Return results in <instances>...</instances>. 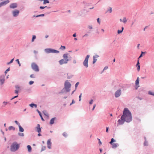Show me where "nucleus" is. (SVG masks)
<instances>
[{
	"mask_svg": "<svg viewBox=\"0 0 154 154\" xmlns=\"http://www.w3.org/2000/svg\"><path fill=\"white\" fill-rule=\"evenodd\" d=\"M132 120V116L131 112L127 108H124L122 115L121 116L120 119L117 121L118 124L119 125L123 124L125 122L129 123Z\"/></svg>",
	"mask_w": 154,
	"mask_h": 154,
	"instance_id": "nucleus-1",
	"label": "nucleus"
},
{
	"mask_svg": "<svg viewBox=\"0 0 154 154\" xmlns=\"http://www.w3.org/2000/svg\"><path fill=\"white\" fill-rule=\"evenodd\" d=\"M71 86V85L70 82L65 81L64 83V88L62 89L61 91L59 93V94H63L70 91Z\"/></svg>",
	"mask_w": 154,
	"mask_h": 154,
	"instance_id": "nucleus-2",
	"label": "nucleus"
},
{
	"mask_svg": "<svg viewBox=\"0 0 154 154\" xmlns=\"http://www.w3.org/2000/svg\"><path fill=\"white\" fill-rule=\"evenodd\" d=\"M20 146V144L15 141L13 142L10 146V150L12 152H15L18 150Z\"/></svg>",
	"mask_w": 154,
	"mask_h": 154,
	"instance_id": "nucleus-3",
	"label": "nucleus"
},
{
	"mask_svg": "<svg viewBox=\"0 0 154 154\" xmlns=\"http://www.w3.org/2000/svg\"><path fill=\"white\" fill-rule=\"evenodd\" d=\"M44 51L45 53L47 54L50 53H54L58 54L59 53V51L57 50L51 49V48H47L45 49Z\"/></svg>",
	"mask_w": 154,
	"mask_h": 154,
	"instance_id": "nucleus-4",
	"label": "nucleus"
},
{
	"mask_svg": "<svg viewBox=\"0 0 154 154\" xmlns=\"http://www.w3.org/2000/svg\"><path fill=\"white\" fill-rule=\"evenodd\" d=\"M90 56L89 55H87L86 56V57L85 58V59L84 60V61L83 63V65L86 68H87L88 66V59H89V57H90Z\"/></svg>",
	"mask_w": 154,
	"mask_h": 154,
	"instance_id": "nucleus-5",
	"label": "nucleus"
},
{
	"mask_svg": "<svg viewBox=\"0 0 154 154\" xmlns=\"http://www.w3.org/2000/svg\"><path fill=\"white\" fill-rule=\"evenodd\" d=\"M32 69L35 71L38 72L39 71V69L38 65L35 63H32L31 64Z\"/></svg>",
	"mask_w": 154,
	"mask_h": 154,
	"instance_id": "nucleus-6",
	"label": "nucleus"
},
{
	"mask_svg": "<svg viewBox=\"0 0 154 154\" xmlns=\"http://www.w3.org/2000/svg\"><path fill=\"white\" fill-rule=\"evenodd\" d=\"M19 11L17 9L13 10L12 12V15L14 17H17L19 15Z\"/></svg>",
	"mask_w": 154,
	"mask_h": 154,
	"instance_id": "nucleus-7",
	"label": "nucleus"
},
{
	"mask_svg": "<svg viewBox=\"0 0 154 154\" xmlns=\"http://www.w3.org/2000/svg\"><path fill=\"white\" fill-rule=\"evenodd\" d=\"M121 91L120 89L118 90L115 93V97L116 98L119 97L121 95Z\"/></svg>",
	"mask_w": 154,
	"mask_h": 154,
	"instance_id": "nucleus-8",
	"label": "nucleus"
},
{
	"mask_svg": "<svg viewBox=\"0 0 154 154\" xmlns=\"http://www.w3.org/2000/svg\"><path fill=\"white\" fill-rule=\"evenodd\" d=\"M69 60H66L65 59H62L60 60L59 62L60 65H62L64 64L67 63Z\"/></svg>",
	"mask_w": 154,
	"mask_h": 154,
	"instance_id": "nucleus-9",
	"label": "nucleus"
},
{
	"mask_svg": "<svg viewBox=\"0 0 154 154\" xmlns=\"http://www.w3.org/2000/svg\"><path fill=\"white\" fill-rule=\"evenodd\" d=\"M5 77V76L4 75H1L0 77V82L1 85H3L4 83Z\"/></svg>",
	"mask_w": 154,
	"mask_h": 154,
	"instance_id": "nucleus-10",
	"label": "nucleus"
},
{
	"mask_svg": "<svg viewBox=\"0 0 154 154\" xmlns=\"http://www.w3.org/2000/svg\"><path fill=\"white\" fill-rule=\"evenodd\" d=\"M17 4L16 3H11L10 6L9 8L11 9H14L17 8Z\"/></svg>",
	"mask_w": 154,
	"mask_h": 154,
	"instance_id": "nucleus-11",
	"label": "nucleus"
},
{
	"mask_svg": "<svg viewBox=\"0 0 154 154\" xmlns=\"http://www.w3.org/2000/svg\"><path fill=\"white\" fill-rule=\"evenodd\" d=\"M9 2V0H7L5 1L2 2L0 3V8L6 5Z\"/></svg>",
	"mask_w": 154,
	"mask_h": 154,
	"instance_id": "nucleus-12",
	"label": "nucleus"
},
{
	"mask_svg": "<svg viewBox=\"0 0 154 154\" xmlns=\"http://www.w3.org/2000/svg\"><path fill=\"white\" fill-rule=\"evenodd\" d=\"M51 144L52 143L51 142V139H49L47 141V144L48 148L50 149L51 148Z\"/></svg>",
	"mask_w": 154,
	"mask_h": 154,
	"instance_id": "nucleus-13",
	"label": "nucleus"
},
{
	"mask_svg": "<svg viewBox=\"0 0 154 154\" xmlns=\"http://www.w3.org/2000/svg\"><path fill=\"white\" fill-rule=\"evenodd\" d=\"M36 131L38 132H41V128L40 127V124H38L37 126L35 127Z\"/></svg>",
	"mask_w": 154,
	"mask_h": 154,
	"instance_id": "nucleus-14",
	"label": "nucleus"
},
{
	"mask_svg": "<svg viewBox=\"0 0 154 154\" xmlns=\"http://www.w3.org/2000/svg\"><path fill=\"white\" fill-rule=\"evenodd\" d=\"M99 56L96 54L94 56H93V63L94 64L95 63V62L97 61V58L99 57Z\"/></svg>",
	"mask_w": 154,
	"mask_h": 154,
	"instance_id": "nucleus-15",
	"label": "nucleus"
},
{
	"mask_svg": "<svg viewBox=\"0 0 154 154\" xmlns=\"http://www.w3.org/2000/svg\"><path fill=\"white\" fill-rule=\"evenodd\" d=\"M9 103V102L8 101H3L2 102V105L1 106L2 107H5L6 105Z\"/></svg>",
	"mask_w": 154,
	"mask_h": 154,
	"instance_id": "nucleus-16",
	"label": "nucleus"
},
{
	"mask_svg": "<svg viewBox=\"0 0 154 154\" xmlns=\"http://www.w3.org/2000/svg\"><path fill=\"white\" fill-rule=\"evenodd\" d=\"M111 145H112V148H116L117 146H119V144L118 143H113Z\"/></svg>",
	"mask_w": 154,
	"mask_h": 154,
	"instance_id": "nucleus-17",
	"label": "nucleus"
},
{
	"mask_svg": "<svg viewBox=\"0 0 154 154\" xmlns=\"http://www.w3.org/2000/svg\"><path fill=\"white\" fill-rule=\"evenodd\" d=\"M56 118V117H54L52 118L50 120V124L51 125H53L54 123V121L55 120Z\"/></svg>",
	"mask_w": 154,
	"mask_h": 154,
	"instance_id": "nucleus-18",
	"label": "nucleus"
},
{
	"mask_svg": "<svg viewBox=\"0 0 154 154\" xmlns=\"http://www.w3.org/2000/svg\"><path fill=\"white\" fill-rule=\"evenodd\" d=\"M36 111H37V112L39 114L40 117H41V118L42 120V121H44L45 120H44V119L42 117V114H41V112L38 109H37L36 110Z\"/></svg>",
	"mask_w": 154,
	"mask_h": 154,
	"instance_id": "nucleus-19",
	"label": "nucleus"
},
{
	"mask_svg": "<svg viewBox=\"0 0 154 154\" xmlns=\"http://www.w3.org/2000/svg\"><path fill=\"white\" fill-rule=\"evenodd\" d=\"M27 148L28 149V152H30L32 151V147L29 145H28L27 146Z\"/></svg>",
	"mask_w": 154,
	"mask_h": 154,
	"instance_id": "nucleus-20",
	"label": "nucleus"
},
{
	"mask_svg": "<svg viewBox=\"0 0 154 154\" xmlns=\"http://www.w3.org/2000/svg\"><path fill=\"white\" fill-rule=\"evenodd\" d=\"M19 128V131L20 132H23L24 131L23 128L20 125L18 126Z\"/></svg>",
	"mask_w": 154,
	"mask_h": 154,
	"instance_id": "nucleus-21",
	"label": "nucleus"
},
{
	"mask_svg": "<svg viewBox=\"0 0 154 154\" xmlns=\"http://www.w3.org/2000/svg\"><path fill=\"white\" fill-rule=\"evenodd\" d=\"M112 12V8L110 7H109L107 8V10L106 12V13L107 12H109V13H111Z\"/></svg>",
	"mask_w": 154,
	"mask_h": 154,
	"instance_id": "nucleus-22",
	"label": "nucleus"
},
{
	"mask_svg": "<svg viewBox=\"0 0 154 154\" xmlns=\"http://www.w3.org/2000/svg\"><path fill=\"white\" fill-rule=\"evenodd\" d=\"M29 106L32 108H33L34 107H35V108H37V105L36 104H35L33 103H32L29 105Z\"/></svg>",
	"mask_w": 154,
	"mask_h": 154,
	"instance_id": "nucleus-23",
	"label": "nucleus"
},
{
	"mask_svg": "<svg viewBox=\"0 0 154 154\" xmlns=\"http://www.w3.org/2000/svg\"><path fill=\"white\" fill-rule=\"evenodd\" d=\"M146 53V51L143 52V51H142L141 52V54H140V56L138 58V59H139L140 58L142 57L143 56V54H144Z\"/></svg>",
	"mask_w": 154,
	"mask_h": 154,
	"instance_id": "nucleus-24",
	"label": "nucleus"
},
{
	"mask_svg": "<svg viewBox=\"0 0 154 154\" xmlns=\"http://www.w3.org/2000/svg\"><path fill=\"white\" fill-rule=\"evenodd\" d=\"M68 54H64L63 55V57L64 59H66V60H69L68 59Z\"/></svg>",
	"mask_w": 154,
	"mask_h": 154,
	"instance_id": "nucleus-25",
	"label": "nucleus"
},
{
	"mask_svg": "<svg viewBox=\"0 0 154 154\" xmlns=\"http://www.w3.org/2000/svg\"><path fill=\"white\" fill-rule=\"evenodd\" d=\"M8 129L9 130H13L14 131L15 130V128L12 126H10L9 127Z\"/></svg>",
	"mask_w": 154,
	"mask_h": 154,
	"instance_id": "nucleus-26",
	"label": "nucleus"
},
{
	"mask_svg": "<svg viewBox=\"0 0 154 154\" xmlns=\"http://www.w3.org/2000/svg\"><path fill=\"white\" fill-rule=\"evenodd\" d=\"M139 84V77H138L135 81V85H137Z\"/></svg>",
	"mask_w": 154,
	"mask_h": 154,
	"instance_id": "nucleus-27",
	"label": "nucleus"
},
{
	"mask_svg": "<svg viewBox=\"0 0 154 154\" xmlns=\"http://www.w3.org/2000/svg\"><path fill=\"white\" fill-rule=\"evenodd\" d=\"M60 49L63 51H64L66 49V47L64 46L61 45Z\"/></svg>",
	"mask_w": 154,
	"mask_h": 154,
	"instance_id": "nucleus-28",
	"label": "nucleus"
},
{
	"mask_svg": "<svg viewBox=\"0 0 154 154\" xmlns=\"http://www.w3.org/2000/svg\"><path fill=\"white\" fill-rule=\"evenodd\" d=\"M116 142V140H114V139H113V138H112L111 139V141L109 142V143L110 144H112L113 142Z\"/></svg>",
	"mask_w": 154,
	"mask_h": 154,
	"instance_id": "nucleus-29",
	"label": "nucleus"
},
{
	"mask_svg": "<svg viewBox=\"0 0 154 154\" xmlns=\"http://www.w3.org/2000/svg\"><path fill=\"white\" fill-rule=\"evenodd\" d=\"M144 139L145 140L144 143V145L145 146H147L148 145V143L147 142L146 140V138L145 137H144Z\"/></svg>",
	"mask_w": 154,
	"mask_h": 154,
	"instance_id": "nucleus-30",
	"label": "nucleus"
},
{
	"mask_svg": "<svg viewBox=\"0 0 154 154\" xmlns=\"http://www.w3.org/2000/svg\"><path fill=\"white\" fill-rule=\"evenodd\" d=\"M44 1L43 4H45L46 3H49V2L48 0H43Z\"/></svg>",
	"mask_w": 154,
	"mask_h": 154,
	"instance_id": "nucleus-31",
	"label": "nucleus"
},
{
	"mask_svg": "<svg viewBox=\"0 0 154 154\" xmlns=\"http://www.w3.org/2000/svg\"><path fill=\"white\" fill-rule=\"evenodd\" d=\"M50 8V7H47V6H45V7H43V6H40V7H39V8L41 9H44L45 8Z\"/></svg>",
	"mask_w": 154,
	"mask_h": 154,
	"instance_id": "nucleus-32",
	"label": "nucleus"
},
{
	"mask_svg": "<svg viewBox=\"0 0 154 154\" xmlns=\"http://www.w3.org/2000/svg\"><path fill=\"white\" fill-rule=\"evenodd\" d=\"M36 36L35 35H33L32 39V42H33L34 40L36 38Z\"/></svg>",
	"mask_w": 154,
	"mask_h": 154,
	"instance_id": "nucleus-33",
	"label": "nucleus"
},
{
	"mask_svg": "<svg viewBox=\"0 0 154 154\" xmlns=\"http://www.w3.org/2000/svg\"><path fill=\"white\" fill-rule=\"evenodd\" d=\"M148 94L149 95L154 96V92H151V91H149Z\"/></svg>",
	"mask_w": 154,
	"mask_h": 154,
	"instance_id": "nucleus-34",
	"label": "nucleus"
},
{
	"mask_svg": "<svg viewBox=\"0 0 154 154\" xmlns=\"http://www.w3.org/2000/svg\"><path fill=\"white\" fill-rule=\"evenodd\" d=\"M46 147L44 146H42L41 149V152H42L43 151H44L45 150Z\"/></svg>",
	"mask_w": 154,
	"mask_h": 154,
	"instance_id": "nucleus-35",
	"label": "nucleus"
},
{
	"mask_svg": "<svg viewBox=\"0 0 154 154\" xmlns=\"http://www.w3.org/2000/svg\"><path fill=\"white\" fill-rule=\"evenodd\" d=\"M45 16V14H42L40 15H37L36 16V17H43Z\"/></svg>",
	"mask_w": 154,
	"mask_h": 154,
	"instance_id": "nucleus-36",
	"label": "nucleus"
},
{
	"mask_svg": "<svg viewBox=\"0 0 154 154\" xmlns=\"http://www.w3.org/2000/svg\"><path fill=\"white\" fill-rule=\"evenodd\" d=\"M63 136H64L65 137H67V133L66 132H63L62 134Z\"/></svg>",
	"mask_w": 154,
	"mask_h": 154,
	"instance_id": "nucleus-37",
	"label": "nucleus"
},
{
	"mask_svg": "<svg viewBox=\"0 0 154 154\" xmlns=\"http://www.w3.org/2000/svg\"><path fill=\"white\" fill-rule=\"evenodd\" d=\"M14 60V58L12 59H11V60L9 62H8L7 63V64L8 65H9V64L12 63L13 62Z\"/></svg>",
	"mask_w": 154,
	"mask_h": 154,
	"instance_id": "nucleus-38",
	"label": "nucleus"
},
{
	"mask_svg": "<svg viewBox=\"0 0 154 154\" xmlns=\"http://www.w3.org/2000/svg\"><path fill=\"white\" fill-rule=\"evenodd\" d=\"M127 20H126V17H124L123 19V23H126V22H127Z\"/></svg>",
	"mask_w": 154,
	"mask_h": 154,
	"instance_id": "nucleus-39",
	"label": "nucleus"
},
{
	"mask_svg": "<svg viewBox=\"0 0 154 154\" xmlns=\"http://www.w3.org/2000/svg\"><path fill=\"white\" fill-rule=\"evenodd\" d=\"M18 135L20 136L23 137L24 136V134L23 133H18Z\"/></svg>",
	"mask_w": 154,
	"mask_h": 154,
	"instance_id": "nucleus-40",
	"label": "nucleus"
},
{
	"mask_svg": "<svg viewBox=\"0 0 154 154\" xmlns=\"http://www.w3.org/2000/svg\"><path fill=\"white\" fill-rule=\"evenodd\" d=\"M79 82H77L75 84V90H76L77 88L78 85H79Z\"/></svg>",
	"mask_w": 154,
	"mask_h": 154,
	"instance_id": "nucleus-41",
	"label": "nucleus"
},
{
	"mask_svg": "<svg viewBox=\"0 0 154 154\" xmlns=\"http://www.w3.org/2000/svg\"><path fill=\"white\" fill-rule=\"evenodd\" d=\"M16 61L17 62V63H18V64H19V66H20L21 65V64L20 63V61L19 60V59H17L16 60Z\"/></svg>",
	"mask_w": 154,
	"mask_h": 154,
	"instance_id": "nucleus-42",
	"label": "nucleus"
},
{
	"mask_svg": "<svg viewBox=\"0 0 154 154\" xmlns=\"http://www.w3.org/2000/svg\"><path fill=\"white\" fill-rule=\"evenodd\" d=\"M123 31L121 30H118L117 31V33L118 34H119L122 32Z\"/></svg>",
	"mask_w": 154,
	"mask_h": 154,
	"instance_id": "nucleus-43",
	"label": "nucleus"
},
{
	"mask_svg": "<svg viewBox=\"0 0 154 154\" xmlns=\"http://www.w3.org/2000/svg\"><path fill=\"white\" fill-rule=\"evenodd\" d=\"M136 67H137V70L138 71H140V65H138V66H136Z\"/></svg>",
	"mask_w": 154,
	"mask_h": 154,
	"instance_id": "nucleus-44",
	"label": "nucleus"
},
{
	"mask_svg": "<svg viewBox=\"0 0 154 154\" xmlns=\"http://www.w3.org/2000/svg\"><path fill=\"white\" fill-rule=\"evenodd\" d=\"M10 70V68H8V69H7L6 70L5 72V75L7 74L8 72Z\"/></svg>",
	"mask_w": 154,
	"mask_h": 154,
	"instance_id": "nucleus-45",
	"label": "nucleus"
},
{
	"mask_svg": "<svg viewBox=\"0 0 154 154\" xmlns=\"http://www.w3.org/2000/svg\"><path fill=\"white\" fill-rule=\"evenodd\" d=\"M43 113H44V114L46 116L48 117L49 116L48 114L46 112V111L45 112H44Z\"/></svg>",
	"mask_w": 154,
	"mask_h": 154,
	"instance_id": "nucleus-46",
	"label": "nucleus"
},
{
	"mask_svg": "<svg viewBox=\"0 0 154 154\" xmlns=\"http://www.w3.org/2000/svg\"><path fill=\"white\" fill-rule=\"evenodd\" d=\"M14 122L17 125H18V126L20 125L19 122H18V121L17 120H15L14 121Z\"/></svg>",
	"mask_w": 154,
	"mask_h": 154,
	"instance_id": "nucleus-47",
	"label": "nucleus"
},
{
	"mask_svg": "<svg viewBox=\"0 0 154 154\" xmlns=\"http://www.w3.org/2000/svg\"><path fill=\"white\" fill-rule=\"evenodd\" d=\"M82 94L81 93L80 95L79 96V101H80L81 100V97H82Z\"/></svg>",
	"mask_w": 154,
	"mask_h": 154,
	"instance_id": "nucleus-48",
	"label": "nucleus"
},
{
	"mask_svg": "<svg viewBox=\"0 0 154 154\" xmlns=\"http://www.w3.org/2000/svg\"><path fill=\"white\" fill-rule=\"evenodd\" d=\"M34 82L32 81H30L29 82V85H31L34 83Z\"/></svg>",
	"mask_w": 154,
	"mask_h": 154,
	"instance_id": "nucleus-49",
	"label": "nucleus"
},
{
	"mask_svg": "<svg viewBox=\"0 0 154 154\" xmlns=\"http://www.w3.org/2000/svg\"><path fill=\"white\" fill-rule=\"evenodd\" d=\"M97 23L100 24V20L99 18H98L97 19Z\"/></svg>",
	"mask_w": 154,
	"mask_h": 154,
	"instance_id": "nucleus-50",
	"label": "nucleus"
},
{
	"mask_svg": "<svg viewBox=\"0 0 154 154\" xmlns=\"http://www.w3.org/2000/svg\"><path fill=\"white\" fill-rule=\"evenodd\" d=\"M75 101H74V100H73L72 101V103L70 104V105H71L72 104L75 103Z\"/></svg>",
	"mask_w": 154,
	"mask_h": 154,
	"instance_id": "nucleus-51",
	"label": "nucleus"
},
{
	"mask_svg": "<svg viewBox=\"0 0 154 154\" xmlns=\"http://www.w3.org/2000/svg\"><path fill=\"white\" fill-rule=\"evenodd\" d=\"M18 97V95L15 96H14V97H12V98H11V100H12L14 99V98H17V97Z\"/></svg>",
	"mask_w": 154,
	"mask_h": 154,
	"instance_id": "nucleus-52",
	"label": "nucleus"
},
{
	"mask_svg": "<svg viewBox=\"0 0 154 154\" xmlns=\"http://www.w3.org/2000/svg\"><path fill=\"white\" fill-rule=\"evenodd\" d=\"M140 63L139 61V59H138V60L137 61V64H136V66L140 65Z\"/></svg>",
	"mask_w": 154,
	"mask_h": 154,
	"instance_id": "nucleus-53",
	"label": "nucleus"
},
{
	"mask_svg": "<svg viewBox=\"0 0 154 154\" xmlns=\"http://www.w3.org/2000/svg\"><path fill=\"white\" fill-rule=\"evenodd\" d=\"M93 100L92 99H91L89 102V103L90 104H91L93 103Z\"/></svg>",
	"mask_w": 154,
	"mask_h": 154,
	"instance_id": "nucleus-54",
	"label": "nucleus"
},
{
	"mask_svg": "<svg viewBox=\"0 0 154 154\" xmlns=\"http://www.w3.org/2000/svg\"><path fill=\"white\" fill-rule=\"evenodd\" d=\"M30 77L32 78H35V77L34 74H31L30 75Z\"/></svg>",
	"mask_w": 154,
	"mask_h": 154,
	"instance_id": "nucleus-55",
	"label": "nucleus"
},
{
	"mask_svg": "<svg viewBox=\"0 0 154 154\" xmlns=\"http://www.w3.org/2000/svg\"><path fill=\"white\" fill-rule=\"evenodd\" d=\"M15 87L17 89H19L20 88V87L18 85H16Z\"/></svg>",
	"mask_w": 154,
	"mask_h": 154,
	"instance_id": "nucleus-56",
	"label": "nucleus"
},
{
	"mask_svg": "<svg viewBox=\"0 0 154 154\" xmlns=\"http://www.w3.org/2000/svg\"><path fill=\"white\" fill-rule=\"evenodd\" d=\"M97 140H99V145H101L102 144V143L101 142L100 139L99 138H97Z\"/></svg>",
	"mask_w": 154,
	"mask_h": 154,
	"instance_id": "nucleus-57",
	"label": "nucleus"
},
{
	"mask_svg": "<svg viewBox=\"0 0 154 154\" xmlns=\"http://www.w3.org/2000/svg\"><path fill=\"white\" fill-rule=\"evenodd\" d=\"M108 68V67L107 66H106L104 67V69H103V71L104 70L107 69Z\"/></svg>",
	"mask_w": 154,
	"mask_h": 154,
	"instance_id": "nucleus-58",
	"label": "nucleus"
},
{
	"mask_svg": "<svg viewBox=\"0 0 154 154\" xmlns=\"http://www.w3.org/2000/svg\"><path fill=\"white\" fill-rule=\"evenodd\" d=\"M88 28L90 29H92V26L91 25H89L88 26Z\"/></svg>",
	"mask_w": 154,
	"mask_h": 154,
	"instance_id": "nucleus-59",
	"label": "nucleus"
},
{
	"mask_svg": "<svg viewBox=\"0 0 154 154\" xmlns=\"http://www.w3.org/2000/svg\"><path fill=\"white\" fill-rule=\"evenodd\" d=\"M18 92L19 91L18 90H16L15 91V93L17 94H18Z\"/></svg>",
	"mask_w": 154,
	"mask_h": 154,
	"instance_id": "nucleus-60",
	"label": "nucleus"
},
{
	"mask_svg": "<svg viewBox=\"0 0 154 154\" xmlns=\"http://www.w3.org/2000/svg\"><path fill=\"white\" fill-rule=\"evenodd\" d=\"M95 106H96V104H95L93 106V107L92 109V110H93L94 109H95Z\"/></svg>",
	"mask_w": 154,
	"mask_h": 154,
	"instance_id": "nucleus-61",
	"label": "nucleus"
},
{
	"mask_svg": "<svg viewBox=\"0 0 154 154\" xmlns=\"http://www.w3.org/2000/svg\"><path fill=\"white\" fill-rule=\"evenodd\" d=\"M137 98L139 100H141L143 99L141 97H137Z\"/></svg>",
	"mask_w": 154,
	"mask_h": 154,
	"instance_id": "nucleus-62",
	"label": "nucleus"
},
{
	"mask_svg": "<svg viewBox=\"0 0 154 154\" xmlns=\"http://www.w3.org/2000/svg\"><path fill=\"white\" fill-rule=\"evenodd\" d=\"M73 63H74V64L76 63V60H73Z\"/></svg>",
	"mask_w": 154,
	"mask_h": 154,
	"instance_id": "nucleus-63",
	"label": "nucleus"
},
{
	"mask_svg": "<svg viewBox=\"0 0 154 154\" xmlns=\"http://www.w3.org/2000/svg\"><path fill=\"white\" fill-rule=\"evenodd\" d=\"M72 77V76H67V78L68 79H70Z\"/></svg>",
	"mask_w": 154,
	"mask_h": 154,
	"instance_id": "nucleus-64",
	"label": "nucleus"
}]
</instances>
